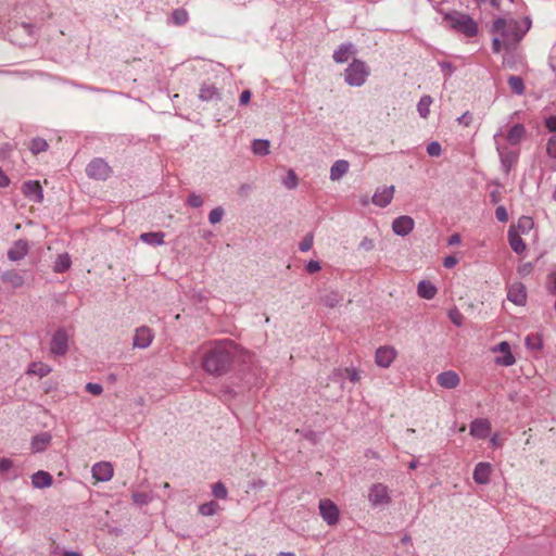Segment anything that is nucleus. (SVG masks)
<instances>
[{"mask_svg":"<svg viewBox=\"0 0 556 556\" xmlns=\"http://www.w3.org/2000/svg\"><path fill=\"white\" fill-rule=\"evenodd\" d=\"M345 372H346L349 379L354 383L358 382L362 378L361 371L357 370L356 368H346Z\"/></svg>","mask_w":556,"mask_h":556,"instance_id":"nucleus-51","label":"nucleus"},{"mask_svg":"<svg viewBox=\"0 0 556 556\" xmlns=\"http://www.w3.org/2000/svg\"><path fill=\"white\" fill-rule=\"evenodd\" d=\"M321 268L320 264L318 261H309L306 266H305V269L307 273L309 274H315L317 271H319Z\"/></svg>","mask_w":556,"mask_h":556,"instance_id":"nucleus-54","label":"nucleus"},{"mask_svg":"<svg viewBox=\"0 0 556 556\" xmlns=\"http://www.w3.org/2000/svg\"><path fill=\"white\" fill-rule=\"evenodd\" d=\"M23 191L26 195L35 194V181L28 180L23 186Z\"/></svg>","mask_w":556,"mask_h":556,"instance_id":"nucleus-56","label":"nucleus"},{"mask_svg":"<svg viewBox=\"0 0 556 556\" xmlns=\"http://www.w3.org/2000/svg\"><path fill=\"white\" fill-rule=\"evenodd\" d=\"M155 498L153 493L134 492L131 500L137 506L148 505Z\"/></svg>","mask_w":556,"mask_h":556,"instance_id":"nucleus-31","label":"nucleus"},{"mask_svg":"<svg viewBox=\"0 0 556 556\" xmlns=\"http://www.w3.org/2000/svg\"><path fill=\"white\" fill-rule=\"evenodd\" d=\"M437 292L435 286L428 280H421L417 286V293L422 299L431 300L435 296Z\"/></svg>","mask_w":556,"mask_h":556,"instance_id":"nucleus-24","label":"nucleus"},{"mask_svg":"<svg viewBox=\"0 0 556 556\" xmlns=\"http://www.w3.org/2000/svg\"><path fill=\"white\" fill-rule=\"evenodd\" d=\"M37 489L49 488L52 484V476L43 470H37Z\"/></svg>","mask_w":556,"mask_h":556,"instance_id":"nucleus-35","label":"nucleus"},{"mask_svg":"<svg viewBox=\"0 0 556 556\" xmlns=\"http://www.w3.org/2000/svg\"><path fill=\"white\" fill-rule=\"evenodd\" d=\"M51 371V367L47 364H37V376L40 378L47 376Z\"/></svg>","mask_w":556,"mask_h":556,"instance_id":"nucleus-57","label":"nucleus"},{"mask_svg":"<svg viewBox=\"0 0 556 556\" xmlns=\"http://www.w3.org/2000/svg\"><path fill=\"white\" fill-rule=\"evenodd\" d=\"M349 168H350V164L348 161H345V160L336 161L331 165V168H330V176H329L330 179L332 181L340 180L349 172Z\"/></svg>","mask_w":556,"mask_h":556,"instance_id":"nucleus-23","label":"nucleus"},{"mask_svg":"<svg viewBox=\"0 0 556 556\" xmlns=\"http://www.w3.org/2000/svg\"><path fill=\"white\" fill-rule=\"evenodd\" d=\"M86 391L92 395H100L103 392V388L100 383L88 382L86 384Z\"/></svg>","mask_w":556,"mask_h":556,"instance_id":"nucleus-49","label":"nucleus"},{"mask_svg":"<svg viewBox=\"0 0 556 556\" xmlns=\"http://www.w3.org/2000/svg\"><path fill=\"white\" fill-rule=\"evenodd\" d=\"M415 222L410 216L403 215L396 217L392 223V230L395 235L405 237L414 229Z\"/></svg>","mask_w":556,"mask_h":556,"instance_id":"nucleus-11","label":"nucleus"},{"mask_svg":"<svg viewBox=\"0 0 556 556\" xmlns=\"http://www.w3.org/2000/svg\"><path fill=\"white\" fill-rule=\"evenodd\" d=\"M354 53H356V49L353 43H351V42L342 43L333 52V61L336 63H344Z\"/></svg>","mask_w":556,"mask_h":556,"instance_id":"nucleus-21","label":"nucleus"},{"mask_svg":"<svg viewBox=\"0 0 556 556\" xmlns=\"http://www.w3.org/2000/svg\"><path fill=\"white\" fill-rule=\"evenodd\" d=\"M165 233L162 231L143 232L140 235V240L147 244L159 247L164 244Z\"/></svg>","mask_w":556,"mask_h":556,"instance_id":"nucleus-27","label":"nucleus"},{"mask_svg":"<svg viewBox=\"0 0 556 556\" xmlns=\"http://www.w3.org/2000/svg\"><path fill=\"white\" fill-rule=\"evenodd\" d=\"M533 225H534V223H533L531 217H529V216H521L518 219L517 229L521 233H527V232H529L533 228Z\"/></svg>","mask_w":556,"mask_h":556,"instance_id":"nucleus-38","label":"nucleus"},{"mask_svg":"<svg viewBox=\"0 0 556 556\" xmlns=\"http://www.w3.org/2000/svg\"><path fill=\"white\" fill-rule=\"evenodd\" d=\"M396 356V351L393 346H380L376 351V364L382 368H388L393 363Z\"/></svg>","mask_w":556,"mask_h":556,"instance_id":"nucleus-12","label":"nucleus"},{"mask_svg":"<svg viewBox=\"0 0 556 556\" xmlns=\"http://www.w3.org/2000/svg\"><path fill=\"white\" fill-rule=\"evenodd\" d=\"M490 429L491 424L488 419L477 418L470 424V434L477 439H485Z\"/></svg>","mask_w":556,"mask_h":556,"instance_id":"nucleus-19","label":"nucleus"},{"mask_svg":"<svg viewBox=\"0 0 556 556\" xmlns=\"http://www.w3.org/2000/svg\"><path fill=\"white\" fill-rule=\"evenodd\" d=\"M492 352L503 354V356L495 358V364H497L500 366L509 367L516 363V359L510 352V346H509L508 342H506V341H502L498 344H496L494 348H492Z\"/></svg>","mask_w":556,"mask_h":556,"instance_id":"nucleus-10","label":"nucleus"},{"mask_svg":"<svg viewBox=\"0 0 556 556\" xmlns=\"http://www.w3.org/2000/svg\"><path fill=\"white\" fill-rule=\"evenodd\" d=\"M225 215V210L222 206L214 207L208 213V222L213 225L219 223Z\"/></svg>","mask_w":556,"mask_h":556,"instance_id":"nucleus-42","label":"nucleus"},{"mask_svg":"<svg viewBox=\"0 0 556 556\" xmlns=\"http://www.w3.org/2000/svg\"><path fill=\"white\" fill-rule=\"evenodd\" d=\"M458 263V260L455 256H446L443 260V265L446 268H453Z\"/></svg>","mask_w":556,"mask_h":556,"instance_id":"nucleus-60","label":"nucleus"},{"mask_svg":"<svg viewBox=\"0 0 556 556\" xmlns=\"http://www.w3.org/2000/svg\"><path fill=\"white\" fill-rule=\"evenodd\" d=\"M187 204L191 207L198 208L203 205V198L197 193H190L187 199Z\"/></svg>","mask_w":556,"mask_h":556,"instance_id":"nucleus-44","label":"nucleus"},{"mask_svg":"<svg viewBox=\"0 0 556 556\" xmlns=\"http://www.w3.org/2000/svg\"><path fill=\"white\" fill-rule=\"evenodd\" d=\"M314 242V237L312 233L305 235V237L300 242L299 249L302 252H307L312 249Z\"/></svg>","mask_w":556,"mask_h":556,"instance_id":"nucleus-45","label":"nucleus"},{"mask_svg":"<svg viewBox=\"0 0 556 556\" xmlns=\"http://www.w3.org/2000/svg\"><path fill=\"white\" fill-rule=\"evenodd\" d=\"M70 336L64 328L56 329L49 342V354L53 357L64 356L68 351Z\"/></svg>","mask_w":556,"mask_h":556,"instance_id":"nucleus-5","label":"nucleus"},{"mask_svg":"<svg viewBox=\"0 0 556 556\" xmlns=\"http://www.w3.org/2000/svg\"><path fill=\"white\" fill-rule=\"evenodd\" d=\"M457 122L464 126H469L472 122V116L469 112H465L462 116L457 118Z\"/></svg>","mask_w":556,"mask_h":556,"instance_id":"nucleus-58","label":"nucleus"},{"mask_svg":"<svg viewBox=\"0 0 556 556\" xmlns=\"http://www.w3.org/2000/svg\"><path fill=\"white\" fill-rule=\"evenodd\" d=\"M546 151L548 156L554 160L551 168L556 172V134L548 139Z\"/></svg>","mask_w":556,"mask_h":556,"instance_id":"nucleus-39","label":"nucleus"},{"mask_svg":"<svg viewBox=\"0 0 556 556\" xmlns=\"http://www.w3.org/2000/svg\"><path fill=\"white\" fill-rule=\"evenodd\" d=\"M368 502L371 506H383L391 503L389 488L382 483H375L368 492Z\"/></svg>","mask_w":556,"mask_h":556,"instance_id":"nucleus-7","label":"nucleus"},{"mask_svg":"<svg viewBox=\"0 0 556 556\" xmlns=\"http://www.w3.org/2000/svg\"><path fill=\"white\" fill-rule=\"evenodd\" d=\"M10 184V179L7 174L0 168V188H5Z\"/></svg>","mask_w":556,"mask_h":556,"instance_id":"nucleus-64","label":"nucleus"},{"mask_svg":"<svg viewBox=\"0 0 556 556\" xmlns=\"http://www.w3.org/2000/svg\"><path fill=\"white\" fill-rule=\"evenodd\" d=\"M199 97L202 101H212L219 98V92L215 86L203 84L200 88Z\"/></svg>","mask_w":556,"mask_h":556,"instance_id":"nucleus-28","label":"nucleus"},{"mask_svg":"<svg viewBox=\"0 0 556 556\" xmlns=\"http://www.w3.org/2000/svg\"><path fill=\"white\" fill-rule=\"evenodd\" d=\"M92 478L100 482H108L112 479L114 470L109 462H99L92 466Z\"/></svg>","mask_w":556,"mask_h":556,"instance_id":"nucleus-13","label":"nucleus"},{"mask_svg":"<svg viewBox=\"0 0 556 556\" xmlns=\"http://www.w3.org/2000/svg\"><path fill=\"white\" fill-rule=\"evenodd\" d=\"M492 466L490 463L480 462L476 465L472 473L473 481L478 484H486L490 481Z\"/></svg>","mask_w":556,"mask_h":556,"instance_id":"nucleus-17","label":"nucleus"},{"mask_svg":"<svg viewBox=\"0 0 556 556\" xmlns=\"http://www.w3.org/2000/svg\"><path fill=\"white\" fill-rule=\"evenodd\" d=\"M508 242L511 248V250L517 253L521 254L526 251V243L521 239L518 231L515 230L514 227H510L508 230Z\"/></svg>","mask_w":556,"mask_h":556,"instance_id":"nucleus-22","label":"nucleus"},{"mask_svg":"<svg viewBox=\"0 0 556 556\" xmlns=\"http://www.w3.org/2000/svg\"><path fill=\"white\" fill-rule=\"evenodd\" d=\"M1 279L12 288H20L24 283L23 276L16 270H7L2 273Z\"/></svg>","mask_w":556,"mask_h":556,"instance_id":"nucleus-26","label":"nucleus"},{"mask_svg":"<svg viewBox=\"0 0 556 556\" xmlns=\"http://www.w3.org/2000/svg\"><path fill=\"white\" fill-rule=\"evenodd\" d=\"M432 103V99L430 96H424L420 98L417 104V111L422 118H427L430 113V105Z\"/></svg>","mask_w":556,"mask_h":556,"instance_id":"nucleus-32","label":"nucleus"},{"mask_svg":"<svg viewBox=\"0 0 556 556\" xmlns=\"http://www.w3.org/2000/svg\"><path fill=\"white\" fill-rule=\"evenodd\" d=\"M250 99H251V91H250V90H244V91H242V93H241V96H240V99H239L240 104H241V105H245V104H248V103H249V101H250Z\"/></svg>","mask_w":556,"mask_h":556,"instance_id":"nucleus-63","label":"nucleus"},{"mask_svg":"<svg viewBox=\"0 0 556 556\" xmlns=\"http://www.w3.org/2000/svg\"><path fill=\"white\" fill-rule=\"evenodd\" d=\"M438 383L444 389H455L460 383L458 374L454 370H446L438 375Z\"/></svg>","mask_w":556,"mask_h":556,"instance_id":"nucleus-18","label":"nucleus"},{"mask_svg":"<svg viewBox=\"0 0 556 556\" xmlns=\"http://www.w3.org/2000/svg\"><path fill=\"white\" fill-rule=\"evenodd\" d=\"M370 70L367 64L362 60H353V62L346 67L344 72V81L352 87L363 86L368 76Z\"/></svg>","mask_w":556,"mask_h":556,"instance_id":"nucleus-4","label":"nucleus"},{"mask_svg":"<svg viewBox=\"0 0 556 556\" xmlns=\"http://www.w3.org/2000/svg\"><path fill=\"white\" fill-rule=\"evenodd\" d=\"M439 65L442 72L445 73L447 77H450L455 71L454 65L450 62H440Z\"/></svg>","mask_w":556,"mask_h":556,"instance_id":"nucleus-55","label":"nucleus"},{"mask_svg":"<svg viewBox=\"0 0 556 556\" xmlns=\"http://www.w3.org/2000/svg\"><path fill=\"white\" fill-rule=\"evenodd\" d=\"M507 299L516 305H525L527 301V290L521 282H515L508 288Z\"/></svg>","mask_w":556,"mask_h":556,"instance_id":"nucleus-16","label":"nucleus"},{"mask_svg":"<svg viewBox=\"0 0 556 556\" xmlns=\"http://www.w3.org/2000/svg\"><path fill=\"white\" fill-rule=\"evenodd\" d=\"M172 21L175 25L182 26L189 21V14L182 8L176 9L172 13Z\"/></svg>","mask_w":556,"mask_h":556,"instance_id":"nucleus-33","label":"nucleus"},{"mask_svg":"<svg viewBox=\"0 0 556 556\" xmlns=\"http://www.w3.org/2000/svg\"><path fill=\"white\" fill-rule=\"evenodd\" d=\"M51 441V435L48 432L37 434V452L43 450Z\"/></svg>","mask_w":556,"mask_h":556,"instance_id":"nucleus-46","label":"nucleus"},{"mask_svg":"<svg viewBox=\"0 0 556 556\" xmlns=\"http://www.w3.org/2000/svg\"><path fill=\"white\" fill-rule=\"evenodd\" d=\"M270 143L266 139H254L251 144V150L255 155L265 156L269 154Z\"/></svg>","mask_w":556,"mask_h":556,"instance_id":"nucleus-29","label":"nucleus"},{"mask_svg":"<svg viewBox=\"0 0 556 556\" xmlns=\"http://www.w3.org/2000/svg\"><path fill=\"white\" fill-rule=\"evenodd\" d=\"M545 126L549 131L556 132V116H549L546 118Z\"/></svg>","mask_w":556,"mask_h":556,"instance_id":"nucleus-61","label":"nucleus"},{"mask_svg":"<svg viewBox=\"0 0 556 556\" xmlns=\"http://www.w3.org/2000/svg\"><path fill=\"white\" fill-rule=\"evenodd\" d=\"M237 346L230 340L212 342L204 352L203 369L213 376H222L228 370V366L236 355Z\"/></svg>","mask_w":556,"mask_h":556,"instance_id":"nucleus-1","label":"nucleus"},{"mask_svg":"<svg viewBox=\"0 0 556 556\" xmlns=\"http://www.w3.org/2000/svg\"><path fill=\"white\" fill-rule=\"evenodd\" d=\"M448 317L454 325H456L458 327L462 326L464 317L458 309H456V308L451 309L448 312Z\"/></svg>","mask_w":556,"mask_h":556,"instance_id":"nucleus-48","label":"nucleus"},{"mask_svg":"<svg viewBox=\"0 0 556 556\" xmlns=\"http://www.w3.org/2000/svg\"><path fill=\"white\" fill-rule=\"evenodd\" d=\"M525 134H526V129H525L523 125L516 124L509 129V131L506 136V140L511 146H517L522 141Z\"/></svg>","mask_w":556,"mask_h":556,"instance_id":"nucleus-25","label":"nucleus"},{"mask_svg":"<svg viewBox=\"0 0 556 556\" xmlns=\"http://www.w3.org/2000/svg\"><path fill=\"white\" fill-rule=\"evenodd\" d=\"M343 301V296L337 291H330L321 296V302L327 307L333 308Z\"/></svg>","mask_w":556,"mask_h":556,"instance_id":"nucleus-30","label":"nucleus"},{"mask_svg":"<svg viewBox=\"0 0 556 556\" xmlns=\"http://www.w3.org/2000/svg\"><path fill=\"white\" fill-rule=\"evenodd\" d=\"M71 266V258L68 254H60L54 263V271L64 273Z\"/></svg>","mask_w":556,"mask_h":556,"instance_id":"nucleus-36","label":"nucleus"},{"mask_svg":"<svg viewBox=\"0 0 556 556\" xmlns=\"http://www.w3.org/2000/svg\"><path fill=\"white\" fill-rule=\"evenodd\" d=\"M13 466L12 460L8 458L0 459V472H7L9 471Z\"/></svg>","mask_w":556,"mask_h":556,"instance_id":"nucleus-59","label":"nucleus"},{"mask_svg":"<svg viewBox=\"0 0 556 556\" xmlns=\"http://www.w3.org/2000/svg\"><path fill=\"white\" fill-rule=\"evenodd\" d=\"M394 195V187L378 188L372 195V203L379 207L388 206Z\"/></svg>","mask_w":556,"mask_h":556,"instance_id":"nucleus-15","label":"nucleus"},{"mask_svg":"<svg viewBox=\"0 0 556 556\" xmlns=\"http://www.w3.org/2000/svg\"><path fill=\"white\" fill-rule=\"evenodd\" d=\"M153 340L152 330L149 327L141 326L136 329L135 336L132 339L134 348L138 349H147Z\"/></svg>","mask_w":556,"mask_h":556,"instance_id":"nucleus-14","label":"nucleus"},{"mask_svg":"<svg viewBox=\"0 0 556 556\" xmlns=\"http://www.w3.org/2000/svg\"><path fill=\"white\" fill-rule=\"evenodd\" d=\"M495 216L498 222L506 223L508 220V214L504 206L500 205L495 210Z\"/></svg>","mask_w":556,"mask_h":556,"instance_id":"nucleus-50","label":"nucleus"},{"mask_svg":"<svg viewBox=\"0 0 556 556\" xmlns=\"http://www.w3.org/2000/svg\"><path fill=\"white\" fill-rule=\"evenodd\" d=\"M319 514L328 526H336L339 522L340 511L338 506L329 498L319 501Z\"/></svg>","mask_w":556,"mask_h":556,"instance_id":"nucleus-8","label":"nucleus"},{"mask_svg":"<svg viewBox=\"0 0 556 556\" xmlns=\"http://www.w3.org/2000/svg\"><path fill=\"white\" fill-rule=\"evenodd\" d=\"M86 172L91 178L105 180L110 176L111 170L103 160L94 159L87 165Z\"/></svg>","mask_w":556,"mask_h":556,"instance_id":"nucleus-9","label":"nucleus"},{"mask_svg":"<svg viewBox=\"0 0 556 556\" xmlns=\"http://www.w3.org/2000/svg\"><path fill=\"white\" fill-rule=\"evenodd\" d=\"M502 136V132L498 131L494 135V141L496 144V151L498 152L501 166L505 174H509L513 166L516 164L518 160V152L508 150L506 147H503L498 142V138Z\"/></svg>","mask_w":556,"mask_h":556,"instance_id":"nucleus-6","label":"nucleus"},{"mask_svg":"<svg viewBox=\"0 0 556 556\" xmlns=\"http://www.w3.org/2000/svg\"><path fill=\"white\" fill-rule=\"evenodd\" d=\"M14 33L17 35L27 34L30 37L33 34V27H31V25H28V24H21V25L15 26Z\"/></svg>","mask_w":556,"mask_h":556,"instance_id":"nucleus-52","label":"nucleus"},{"mask_svg":"<svg viewBox=\"0 0 556 556\" xmlns=\"http://www.w3.org/2000/svg\"><path fill=\"white\" fill-rule=\"evenodd\" d=\"M427 153L430 156H435V157L440 156L442 153L441 144L438 141H432V142L428 143Z\"/></svg>","mask_w":556,"mask_h":556,"instance_id":"nucleus-47","label":"nucleus"},{"mask_svg":"<svg viewBox=\"0 0 556 556\" xmlns=\"http://www.w3.org/2000/svg\"><path fill=\"white\" fill-rule=\"evenodd\" d=\"M282 184L289 190H292V189L296 188V186H298V177H296L294 170L290 169L288 172L287 176L282 180Z\"/></svg>","mask_w":556,"mask_h":556,"instance_id":"nucleus-43","label":"nucleus"},{"mask_svg":"<svg viewBox=\"0 0 556 556\" xmlns=\"http://www.w3.org/2000/svg\"><path fill=\"white\" fill-rule=\"evenodd\" d=\"M28 252V244L24 240H17L12 248L8 251V257L12 262H17L24 258Z\"/></svg>","mask_w":556,"mask_h":556,"instance_id":"nucleus-20","label":"nucleus"},{"mask_svg":"<svg viewBox=\"0 0 556 556\" xmlns=\"http://www.w3.org/2000/svg\"><path fill=\"white\" fill-rule=\"evenodd\" d=\"M525 344L527 349L536 351L542 348V339L538 334H530L526 338Z\"/></svg>","mask_w":556,"mask_h":556,"instance_id":"nucleus-40","label":"nucleus"},{"mask_svg":"<svg viewBox=\"0 0 556 556\" xmlns=\"http://www.w3.org/2000/svg\"><path fill=\"white\" fill-rule=\"evenodd\" d=\"M508 86L511 89V91L518 96L525 92V84L521 77L519 76H510L508 78Z\"/></svg>","mask_w":556,"mask_h":556,"instance_id":"nucleus-34","label":"nucleus"},{"mask_svg":"<svg viewBox=\"0 0 556 556\" xmlns=\"http://www.w3.org/2000/svg\"><path fill=\"white\" fill-rule=\"evenodd\" d=\"M503 43V39L501 40L498 37H495L492 41V50L494 53H498L501 51Z\"/></svg>","mask_w":556,"mask_h":556,"instance_id":"nucleus-62","label":"nucleus"},{"mask_svg":"<svg viewBox=\"0 0 556 556\" xmlns=\"http://www.w3.org/2000/svg\"><path fill=\"white\" fill-rule=\"evenodd\" d=\"M531 27V20L525 17L519 22L516 20L497 18L492 26V33L500 35L506 49L514 48Z\"/></svg>","mask_w":556,"mask_h":556,"instance_id":"nucleus-2","label":"nucleus"},{"mask_svg":"<svg viewBox=\"0 0 556 556\" xmlns=\"http://www.w3.org/2000/svg\"><path fill=\"white\" fill-rule=\"evenodd\" d=\"M447 27L458 33L472 37L478 33L477 23L468 15L458 11H452L444 15Z\"/></svg>","mask_w":556,"mask_h":556,"instance_id":"nucleus-3","label":"nucleus"},{"mask_svg":"<svg viewBox=\"0 0 556 556\" xmlns=\"http://www.w3.org/2000/svg\"><path fill=\"white\" fill-rule=\"evenodd\" d=\"M375 248V242L372 239L365 237L359 242V249L364 251H371Z\"/></svg>","mask_w":556,"mask_h":556,"instance_id":"nucleus-53","label":"nucleus"},{"mask_svg":"<svg viewBox=\"0 0 556 556\" xmlns=\"http://www.w3.org/2000/svg\"><path fill=\"white\" fill-rule=\"evenodd\" d=\"M212 493L216 498L226 500L228 496L227 489L223 482H216L212 485Z\"/></svg>","mask_w":556,"mask_h":556,"instance_id":"nucleus-41","label":"nucleus"},{"mask_svg":"<svg viewBox=\"0 0 556 556\" xmlns=\"http://www.w3.org/2000/svg\"><path fill=\"white\" fill-rule=\"evenodd\" d=\"M218 508L219 505L216 502L210 501L207 503L200 505L199 513L202 516H213L217 513Z\"/></svg>","mask_w":556,"mask_h":556,"instance_id":"nucleus-37","label":"nucleus"}]
</instances>
